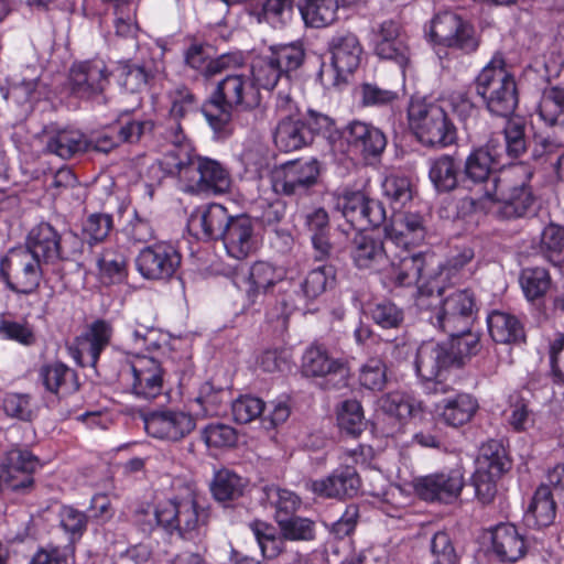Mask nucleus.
Returning <instances> with one entry per match:
<instances>
[{
  "label": "nucleus",
  "mask_w": 564,
  "mask_h": 564,
  "mask_svg": "<svg viewBox=\"0 0 564 564\" xmlns=\"http://www.w3.org/2000/svg\"><path fill=\"white\" fill-rule=\"evenodd\" d=\"M494 164L489 150L477 148L466 158L465 176L480 186L479 202L496 205L508 218L523 216L534 200L529 186L530 170L523 164H516L494 173Z\"/></svg>",
  "instance_id": "f257e3e1"
},
{
  "label": "nucleus",
  "mask_w": 564,
  "mask_h": 564,
  "mask_svg": "<svg viewBox=\"0 0 564 564\" xmlns=\"http://www.w3.org/2000/svg\"><path fill=\"white\" fill-rule=\"evenodd\" d=\"M352 257L359 268H372L376 263L386 260L387 263L379 269V274L382 283L388 288L419 284L424 279V271L435 262L433 256L424 253H405L388 259L382 243L362 234L355 237Z\"/></svg>",
  "instance_id": "f03ea898"
},
{
  "label": "nucleus",
  "mask_w": 564,
  "mask_h": 564,
  "mask_svg": "<svg viewBox=\"0 0 564 564\" xmlns=\"http://www.w3.org/2000/svg\"><path fill=\"white\" fill-rule=\"evenodd\" d=\"M475 90L492 115L508 117L513 113L518 89L501 53H496L476 76Z\"/></svg>",
  "instance_id": "7ed1b4c3"
},
{
  "label": "nucleus",
  "mask_w": 564,
  "mask_h": 564,
  "mask_svg": "<svg viewBox=\"0 0 564 564\" xmlns=\"http://www.w3.org/2000/svg\"><path fill=\"white\" fill-rule=\"evenodd\" d=\"M408 127L427 148H445L456 140V128L447 112L436 102L412 98L408 107Z\"/></svg>",
  "instance_id": "20e7f679"
},
{
  "label": "nucleus",
  "mask_w": 564,
  "mask_h": 564,
  "mask_svg": "<svg viewBox=\"0 0 564 564\" xmlns=\"http://www.w3.org/2000/svg\"><path fill=\"white\" fill-rule=\"evenodd\" d=\"M260 94L258 87L247 74L227 75L217 85L209 107H215L219 113L213 115L206 108L205 116L214 129H220L229 119V108L234 106L252 107L258 105Z\"/></svg>",
  "instance_id": "39448f33"
},
{
  "label": "nucleus",
  "mask_w": 564,
  "mask_h": 564,
  "mask_svg": "<svg viewBox=\"0 0 564 564\" xmlns=\"http://www.w3.org/2000/svg\"><path fill=\"white\" fill-rule=\"evenodd\" d=\"M438 294L443 299L438 305L434 306L430 317L431 323L448 334L468 329L477 313L474 293L468 289L446 293V284H444L443 293Z\"/></svg>",
  "instance_id": "423d86ee"
},
{
  "label": "nucleus",
  "mask_w": 564,
  "mask_h": 564,
  "mask_svg": "<svg viewBox=\"0 0 564 564\" xmlns=\"http://www.w3.org/2000/svg\"><path fill=\"white\" fill-rule=\"evenodd\" d=\"M510 467L505 447L490 441L480 448L476 459V470L473 475V486L477 499L482 505H489L497 495V479Z\"/></svg>",
  "instance_id": "0eeeda50"
},
{
  "label": "nucleus",
  "mask_w": 564,
  "mask_h": 564,
  "mask_svg": "<svg viewBox=\"0 0 564 564\" xmlns=\"http://www.w3.org/2000/svg\"><path fill=\"white\" fill-rule=\"evenodd\" d=\"M122 373L137 398L153 400L163 391L165 370L153 356H130L122 368Z\"/></svg>",
  "instance_id": "6e6552de"
},
{
  "label": "nucleus",
  "mask_w": 564,
  "mask_h": 564,
  "mask_svg": "<svg viewBox=\"0 0 564 564\" xmlns=\"http://www.w3.org/2000/svg\"><path fill=\"white\" fill-rule=\"evenodd\" d=\"M41 262L30 250L14 248L1 260L0 273L11 290L29 294L40 285Z\"/></svg>",
  "instance_id": "1a4fd4ad"
},
{
  "label": "nucleus",
  "mask_w": 564,
  "mask_h": 564,
  "mask_svg": "<svg viewBox=\"0 0 564 564\" xmlns=\"http://www.w3.org/2000/svg\"><path fill=\"white\" fill-rule=\"evenodd\" d=\"M334 198L336 209L358 230L377 227L386 219L382 204L370 199L364 191L343 188L334 194Z\"/></svg>",
  "instance_id": "9d476101"
},
{
  "label": "nucleus",
  "mask_w": 564,
  "mask_h": 564,
  "mask_svg": "<svg viewBox=\"0 0 564 564\" xmlns=\"http://www.w3.org/2000/svg\"><path fill=\"white\" fill-rule=\"evenodd\" d=\"M231 184L227 167L214 159L197 154L189 176L186 175L184 192L218 196L229 193Z\"/></svg>",
  "instance_id": "9b49d317"
},
{
  "label": "nucleus",
  "mask_w": 564,
  "mask_h": 564,
  "mask_svg": "<svg viewBox=\"0 0 564 564\" xmlns=\"http://www.w3.org/2000/svg\"><path fill=\"white\" fill-rule=\"evenodd\" d=\"M147 433L154 438L178 442L191 434L196 426L194 416L183 410L161 409L143 417Z\"/></svg>",
  "instance_id": "f8f14e48"
},
{
  "label": "nucleus",
  "mask_w": 564,
  "mask_h": 564,
  "mask_svg": "<svg viewBox=\"0 0 564 564\" xmlns=\"http://www.w3.org/2000/svg\"><path fill=\"white\" fill-rule=\"evenodd\" d=\"M181 259V253L172 243L160 241L139 252L137 269L145 279L165 280L176 272Z\"/></svg>",
  "instance_id": "ddd939ff"
},
{
  "label": "nucleus",
  "mask_w": 564,
  "mask_h": 564,
  "mask_svg": "<svg viewBox=\"0 0 564 564\" xmlns=\"http://www.w3.org/2000/svg\"><path fill=\"white\" fill-rule=\"evenodd\" d=\"M318 175L317 160L291 161L274 167L271 173L272 187L278 194H296L314 185Z\"/></svg>",
  "instance_id": "4468645a"
},
{
  "label": "nucleus",
  "mask_w": 564,
  "mask_h": 564,
  "mask_svg": "<svg viewBox=\"0 0 564 564\" xmlns=\"http://www.w3.org/2000/svg\"><path fill=\"white\" fill-rule=\"evenodd\" d=\"M68 83L72 94L90 99L109 84V70L102 59L75 63L69 70Z\"/></svg>",
  "instance_id": "2eb2a0df"
},
{
  "label": "nucleus",
  "mask_w": 564,
  "mask_h": 564,
  "mask_svg": "<svg viewBox=\"0 0 564 564\" xmlns=\"http://www.w3.org/2000/svg\"><path fill=\"white\" fill-rule=\"evenodd\" d=\"M221 239L227 254L237 260L248 258L259 246L254 224L246 215L231 217L223 230Z\"/></svg>",
  "instance_id": "dca6fc26"
},
{
  "label": "nucleus",
  "mask_w": 564,
  "mask_h": 564,
  "mask_svg": "<svg viewBox=\"0 0 564 564\" xmlns=\"http://www.w3.org/2000/svg\"><path fill=\"white\" fill-rule=\"evenodd\" d=\"M464 475L459 469L416 478L413 482L415 492L424 500L452 502L464 488Z\"/></svg>",
  "instance_id": "f3484780"
},
{
  "label": "nucleus",
  "mask_w": 564,
  "mask_h": 564,
  "mask_svg": "<svg viewBox=\"0 0 564 564\" xmlns=\"http://www.w3.org/2000/svg\"><path fill=\"white\" fill-rule=\"evenodd\" d=\"M373 51L381 59L394 61L404 72L410 61V48L401 32V26L387 20L373 31Z\"/></svg>",
  "instance_id": "a211bd4d"
},
{
  "label": "nucleus",
  "mask_w": 564,
  "mask_h": 564,
  "mask_svg": "<svg viewBox=\"0 0 564 564\" xmlns=\"http://www.w3.org/2000/svg\"><path fill=\"white\" fill-rule=\"evenodd\" d=\"M329 52L332 66L336 72L333 84L337 85L359 67L364 47L356 34L347 32L333 36L329 42Z\"/></svg>",
  "instance_id": "6ab92c4d"
},
{
  "label": "nucleus",
  "mask_w": 564,
  "mask_h": 564,
  "mask_svg": "<svg viewBox=\"0 0 564 564\" xmlns=\"http://www.w3.org/2000/svg\"><path fill=\"white\" fill-rule=\"evenodd\" d=\"M386 238L397 247L408 249L421 245L426 236L423 217L412 212H395L384 227Z\"/></svg>",
  "instance_id": "aec40b11"
},
{
  "label": "nucleus",
  "mask_w": 564,
  "mask_h": 564,
  "mask_svg": "<svg viewBox=\"0 0 564 564\" xmlns=\"http://www.w3.org/2000/svg\"><path fill=\"white\" fill-rule=\"evenodd\" d=\"M67 238L59 234L47 223H41L33 227L26 239L25 250H30L42 262L50 263L69 256L65 248Z\"/></svg>",
  "instance_id": "412c9836"
},
{
  "label": "nucleus",
  "mask_w": 564,
  "mask_h": 564,
  "mask_svg": "<svg viewBox=\"0 0 564 564\" xmlns=\"http://www.w3.org/2000/svg\"><path fill=\"white\" fill-rule=\"evenodd\" d=\"M490 547L502 562H517L527 553L525 536L512 523H499L490 529Z\"/></svg>",
  "instance_id": "4be33fe9"
},
{
  "label": "nucleus",
  "mask_w": 564,
  "mask_h": 564,
  "mask_svg": "<svg viewBox=\"0 0 564 564\" xmlns=\"http://www.w3.org/2000/svg\"><path fill=\"white\" fill-rule=\"evenodd\" d=\"M227 209L220 204H209L194 210L187 223L189 232L198 239L208 240L221 237L227 221L230 220Z\"/></svg>",
  "instance_id": "5701e85b"
},
{
  "label": "nucleus",
  "mask_w": 564,
  "mask_h": 564,
  "mask_svg": "<svg viewBox=\"0 0 564 564\" xmlns=\"http://www.w3.org/2000/svg\"><path fill=\"white\" fill-rule=\"evenodd\" d=\"M359 485L357 474L352 469L346 468L325 478L310 480L305 484V487L318 498L340 499L356 495Z\"/></svg>",
  "instance_id": "b1692460"
},
{
  "label": "nucleus",
  "mask_w": 564,
  "mask_h": 564,
  "mask_svg": "<svg viewBox=\"0 0 564 564\" xmlns=\"http://www.w3.org/2000/svg\"><path fill=\"white\" fill-rule=\"evenodd\" d=\"M380 411L400 430L411 419L423 412V403L413 394L404 391H391L379 399Z\"/></svg>",
  "instance_id": "393cba45"
},
{
  "label": "nucleus",
  "mask_w": 564,
  "mask_h": 564,
  "mask_svg": "<svg viewBox=\"0 0 564 564\" xmlns=\"http://www.w3.org/2000/svg\"><path fill=\"white\" fill-rule=\"evenodd\" d=\"M196 156L192 143L184 135L176 134L170 149L159 160V164L166 174L178 176L184 187L186 175L189 176Z\"/></svg>",
  "instance_id": "a878e982"
},
{
  "label": "nucleus",
  "mask_w": 564,
  "mask_h": 564,
  "mask_svg": "<svg viewBox=\"0 0 564 564\" xmlns=\"http://www.w3.org/2000/svg\"><path fill=\"white\" fill-rule=\"evenodd\" d=\"M478 410V400L465 392L443 399L436 408L442 422L452 427H459L469 423Z\"/></svg>",
  "instance_id": "bb28decb"
},
{
  "label": "nucleus",
  "mask_w": 564,
  "mask_h": 564,
  "mask_svg": "<svg viewBox=\"0 0 564 564\" xmlns=\"http://www.w3.org/2000/svg\"><path fill=\"white\" fill-rule=\"evenodd\" d=\"M414 365L417 376L426 381L438 378L453 366L448 348L434 341L423 343L419 347Z\"/></svg>",
  "instance_id": "cd10ccee"
},
{
  "label": "nucleus",
  "mask_w": 564,
  "mask_h": 564,
  "mask_svg": "<svg viewBox=\"0 0 564 564\" xmlns=\"http://www.w3.org/2000/svg\"><path fill=\"white\" fill-rule=\"evenodd\" d=\"M348 142L366 160L379 156L387 145L386 135L380 129L361 121L349 124Z\"/></svg>",
  "instance_id": "c85d7f7f"
},
{
  "label": "nucleus",
  "mask_w": 564,
  "mask_h": 564,
  "mask_svg": "<svg viewBox=\"0 0 564 564\" xmlns=\"http://www.w3.org/2000/svg\"><path fill=\"white\" fill-rule=\"evenodd\" d=\"M273 140L283 152L296 151L312 141V128H306L303 117L279 120Z\"/></svg>",
  "instance_id": "c756f323"
},
{
  "label": "nucleus",
  "mask_w": 564,
  "mask_h": 564,
  "mask_svg": "<svg viewBox=\"0 0 564 564\" xmlns=\"http://www.w3.org/2000/svg\"><path fill=\"white\" fill-rule=\"evenodd\" d=\"M284 278L285 272L282 268L267 261H257L250 267L243 288L248 296L254 299L271 291Z\"/></svg>",
  "instance_id": "7c9ffc66"
},
{
  "label": "nucleus",
  "mask_w": 564,
  "mask_h": 564,
  "mask_svg": "<svg viewBox=\"0 0 564 564\" xmlns=\"http://www.w3.org/2000/svg\"><path fill=\"white\" fill-rule=\"evenodd\" d=\"M304 225L311 235L313 248L316 258H328L333 251V245L329 241V216L324 208H315L304 216Z\"/></svg>",
  "instance_id": "2f4dec72"
},
{
  "label": "nucleus",
  "mask_w": 564,
  "mask_h": 564,
  "mask_svg": "<svg viewBox=\"0 0 564 564\" xmlns=\"http://www.w3.org/2000/svg\"><path fill=\"white\" fill-rule=\"evenodd\" d=\"M206 524V512L199 509L193 494L180 499L175 529L186 539H194Z\"/></svg>",
  "instance_id": "473e14b6"
},
{
  "label": "nucleus",
  "mask_w": 564,
  "mask_h": 564,
  "mask_svg": "<svg viewBox=\"0 0 564 564\" xmlns=\"http://www.w3.org/2000/svg\"><path fill=\"white\" fill-rule=\"evenodd\" d=\"M90 143L85 135L72 129L51 130L46 133V150L62 159L89 150Z\"/></svg>",
  "instance_id": "72a5a7b5"
},
{
  "label": "nucleus",
  "mask_w": 564,
  "mask_h": 564,
  "mask_svg": "<svg viewBox=\"0 0 564 564\" xmlns=\"http://www.w3.org/2000/svg\"><path fill=\"white\" fill-rule=\"evenodd\" d=\"M491 338L500 344H513L524 339V330L519 318L508 312L494 311L487 317Z\"/></svg>",
  "instance_id": "f704fd0d"
},
{
  "label": "nucleus",
  "mask_w": 564,
  "mask_h": 564,
  "mask_svg": "<svg viewBox=\"0 0 564 564\" xmlns=\"http://www.w3.org/2000/svg\"><path fill=\"white\" fill-rule=\"evenodd\" d=\"M40 378L45 389L56 394H68L78 389L75 372L66 365L55 361L40 369Z\"/></svg>",
  "instance_id": "c9c22d12"
},
{
  "label": "nucleus",
  "mask_w": 564,
  "mask_h": 564,
  "mask_svg": "<svg viewBox=\"0 0 564 564\" xmlns=\"http://www.w3.org/2000/svg\"><path fill=\"white\" fill-rule=\"evenodd\" d=\"M302 372L306 377H325L335 373L344 377L346 367L341 360L330 358L322 347L312 346L303 355Z\"/></svg>",
  "instance_id": "e433bc0d"
},
{
  "label": "nucleus",
  "mask_w": 564,
  "mask_h": 564,
  "mask_svg": "<svg viewBox=\"0 0 564 564\" xmlns=\"http://www.w3.org/2000/svg\"><path fill=\"white\" fill-rule=\"evenodd\" d=\"M555 513L556 507L550 488L547 486L539 487L528 508L527 522L536 528H544L553 523Z\"/></svg>",
  "instance_id": "4c0bfd02"
},
{
  "label": "nucleus",
  "mask_w": 564,
  "mask_h": 564,
  "mask_svg": "<svg viewBox=\"0 0 564 564\" xmlns=\"http://www.w3.org/2000/svg\"><path fill=\"white\" fill-rule=\"evenodd\" d=\"M459 166L447 154L441 155L431 162L429 177L440 193H448L458 185Z\"/></svg>",
  "instance_id": "58836bf2"
},
{
  "label": "nucleus",
  "mask_w": 564,
  "mask_h": 564,
  "mask_svg": "<svg viewBox=\"0 0 564 564\" xmlns=\"http://www.w3.org/2000/svg\"><path fill=\"white\" fill-rule=\"evenodd\" d=\"M474 252L471 249H464L457 256L448 260L445 265H437L438 272L429 280L422 283V286L431 284V291L436 290L443 293L444 284H455L460 281L462 274L459 271L471 261Z\"/></svg>",
  "instance_id": "ea45409f"
},
{
  "label": "nucleus",
  "mask_w": 564,
  "mask_h": 564,
  "mask_svg": "<svg viewBox=\"0 0 564 564\" xmlns=\"http://www.w3.org/2000/svg\"><path fill=\"white\" fill-rule=\"evenodd\" d=\"M99 279L104 284L119 283L127 275V256L122 248H107L98 259Z\"/></svg>",
  "instance_id": "a19ab883"
},
{
  "label": "nucleus",
  "mask_w": 564,
  "mask_h": 564,
  "mask_svg": "<svg viewBox=\"0 0 564 564\" xmlns=\"http://www.w3.org/2000/svg\"><path fill=\"white\" fill-rule=\"evenodd\" d=\"M338 8L337 0H305L300 11L307 25L323 28L336 20Z\"/></svg>",
  "instance_id": "79ce46f5"
},
{
  "label": "nucleus",
  "mask_w": 564,
  "mask_h": 564,
  "mask_svg": "<svg viewBox=\"0 0 564 564\" xmlns=\"http://www.w3.org/2000/svg\"><path fill=\"white\" fill-rule=\"evenodd\" d=\"M112 335L111 325L102 319L94 322L80 340V355H87L91 365L98 360L100 351L109 344Z\"/></svg>",
  "instance_id": "37998d69"
},
{
  "label": "nucleus",
  "mask_w": 564,
  "mask_h": 564,
  "mask_svg": "<svg viewBox=\"0 0 564 564\" xmlns=\"http://www.w3.org/2000/svg\"><path fill=\"white\" fill-rule=\"evenodd\" d=\"M279 530L286 541L308 542L316 536L315 522L305 517L288 516L275 517Z\"/></svg>",
  "instance_id": "c03bdc74"
},
{
  "label": "nucleus",
  "mask_w": 564,
  "mask_h": 564,
  "mask_svg": "<svg viewBox=\"0 0 564 564\" xmlns=\"http://www.w3.org/2000/svg\"><path fill=\"white\" fill-rule=\"evenodd\" d=\"M449 335L451 339L444 346L448 348L452 365L459 366L480 350V337L477 333L464 329Z\"/></svg>",
  "instance_id": "a18cd8bd"
},
{
  "label": "nucleus",
  "mask_w": 564,
  "mask_h": 564,
  "mask_svg": "<svg viewBox=\"0 0 564 564\" xmlns=\"http://www.w3.org/2000/svg\"><path fill=\"white\" fill-rule=\"evenodd\" d=\"M247 487V480L228 469H221L214 476L212 492L218 501L240 498Z\"/></svg>",
  "instance_id": "49530a36"
},
{
  "label": "nucleus",
  "mask_w": 564,
  "mask_h": 564,
  "mask_svg": "<svg viewBox=\"0 0 564 564\" xmlns=\"http://www.w3.org/2000/svg\"><path fill=\"white\" fill-rule=\"evenodd\" d=\"M457 18L458 14L452 11H442L436 13L426 26L425 35L437 52L445 47Z\"/></svg>",
  "instance_id": "de8ad7c7"
},
{
  "label": "nucleus",
  "mask_w": 564,
  "mask_h": 564,
  "mask_svg": "<svg viewBox=\"0 0 564 564\" xmlns=\"http://www.w3.org/2000/svg\"><path fill=\"white\" fill-rule=\"evenodd\" d=\"M336 272L332 265H321L311 270L301 288L308 300H314L335 285Z\"/></svg>",
  "instance_id": "09e8293b"
},
{
  "label": "nucleus",
  "mask_w": 564,
  "mask_h": 564,
  "mask_svg": "<svg viewBox=\"0 0 564 564\" xmlns=\"http://www.w3.org/2000/svg\"><path fill=\"white\" fill-rule=\"evenodd\" d=\"M539 113L550 126L564 122V87H551L543 91Z\"/></svg>",
  "instance_id": "8fccbe9b"
},
{
  "label": "nucleus",
  "mask_w": 564,
  "mask_h": 564,
  "mask_svg": "<svg viewBox=\"0 0 564 564\" xmlns=\"http://www.w3.org/2000/svg\"><path fill=\"white\" fill-rule=\"evenodd\" d=\"M540 249L554 265L564 264V227L550 224L541 235Z\"/></svg>",
  "instance_id": "3c124183"
},
{
  "label": "nucleus",
  "mask_w": 564,
  "mask_h": 564,
  "mask_svg": "<svg viewBox=\"0 0 564 564\" xmlns=\"http://www.w3.org/2000/svg\"><path fill=\"white\" fill-rule=\"evenodd\" d=\"M39 74L36 69L26 68L21 78L15 79L9 87L6 98L17 105L24 106L37 98Z\"/></svg>",
  "instance_id": "603ef678"
},
{
  "label": "nucleus",
  "mask_w": 564,
  "mask_h": 564,
  "mask_svg": "<svg viewBox=\"0 0 564 564\" xmlns=\"http://www.w3.org/2000/svg\"><path fill=\"white\" fill-rule=\"evenodd\" d=\"M520 284L524 296L534 301L546 294L551 288V276L545 269L527 268L521 272Z\"/></svg>",
  "instance_id": "864d4df0"
},
{
  "label": "nucleus",
  "mask_w": 564,
  "mask_h": 564,
  "mask_svg": "<svg viewBox=\"0 0 564 564\" xmlns=\"http://www.w3.org/2000/svg\"><path fill=\"white\" fill-rule=\"evenodd\" d=\"M263 494L267 503L275 510L274 518L278 516L288 517L295 512L301 505V499L297 495L278 486L264 487Z\"/></svg>",
  "instance_id": "5fc2aeb1"
},
{
  "label": "nucleus",
  "mask_w": 564,
  "mask_h": 564,
  "mask_svg": "<svg viewBox=\"0 0 564 564\" xmlns=\"http://www.w3.org/2000/svg\"><path fill=\"white\" fill-rule=\"evenodd\" d=\"M293 0H264L258 12V21L273 28L284 26L292 20Z\"/></svg>",
  "instance_id": "6e6d98bb"
},
{
  "label": "nucleus",
  "mask_w": 564,
  "mask_h": 564,
  "mask_svg": "<svg viewBox=\"0 0 564 564\" xmlns=\"http://www.w3.org/2000/svg\"><path fill=\"white\" fill-rule=\"evenodd\" d=\"M444 48L460 51L466 54L475 52L479 46V39L475 28L458 15L456 25Z\"/></svg>",
  "instance_id": "4d7b16f0"
},
{
  "label": "nucleus",
  "mask_w": 564,
  "mask_h": 564,
  "mask_svg": "<svg viewBox=\"0 0 564 564\" xmlns=\"http://www.w3.org/2000/svg\"><path fill=\"white\" fill-rule=\"evenodd\" d=\"M268 55L284 74L301 66L304 59V50L295 43L281 44L271 46Z\"/></svg>",
  "instance_id": "13d9d810"
},
{
  "label": "nucleus",
  "mask_w": 564,
  "mask_h": 564,
  "mask_svg": "<svg viewBox=\"0 0 564 564\" xmlns=\"http://www.w3.org/2000/svg\"><path fill=\"white\" fill-rule=\"evenodd\" d=\"M358 380L361 387L380 391L387 383V367L380 358H369L359 369Z\"/></svg>",
  "instance_id": "bf43d9fd"
},
{
  "label": "nucleus",
  "mask_w": 564,
  "mask_h": 564,
  "mask_svg": "<svg viewBox=\"0 0 564 564\" xmlns=\"http://www.w3.org/2000/svg\"><path fill=\"white\" fill-rule=\"evenodd\" d=\"M250 74L251 80L258 89H272L283 75L281 68L272 62L268 54L253 62Z\"/></svg>",
  "instance_id": "052dcab7"
},
{
  "label": "nucleus",
  "mask_w": 564,
  "mask_h": 564,
  "mask_svg": "<svg viewBox=\"0 0 564 564\" xmlns=\"http://www.w3.org/2000/svg\"><path fill=\"white\" fill-rule=\"evenodd\" d=\"M337 420L340 429L352 435L360 434L366 426L364 410L357 400L343 402Z\"/></svg>",
  "instance_id": "680f3d73"
},
{
  "label": "nucleus",
  "mask_w": 564,
  "mask_h": 564,
  "mask_svg": "<svg viewBox=\"0 0 564 564\" xmlns=\"http://www.w3.org/2000/svg\"><path fill=\"white\" fill-rule=\"evenodd\" d=\"M265 409V403L253 395H241L231 404L234 420L237 423L246 424L260 417Z\"/></svg>",
  "instance_id": "e2e57ef3"
},
{
  "label": "nucleus",
  "mask_w": 564,
  "mask_h": 564,
  "mask_svg": "<svg viewBox=\"0 0 564 564\" xmlns=\"http://www.w3.org/2000/svg\"><path fill=\"white\" fill-rule=\"evenodd\" d=\"M117 72L120 85L129 93L141 91L148 84L149 74L142 66L120 62Z\"/></svg>",
  "instance_id": "0e129e2a"
},
{
  "label": "nucleus",
  "mask_w": 564,
  "mask_h": 564,
  "mask_svg": "<svg viewBox=\"0 0 564 564\" xmlns=\"http://www.w3.org/2000/svg\"><path fill=\"white\" fill-rule=\"evenodd\" d=\"M383 195L394 206H403L412 199L410 181L404 176L389 175L382 182Z\"/></svg>",
  "instance_id": "69168bd1"
},
{
  "label": "nucleus",
  "mask_w": 564,
  "mask_h": 564,
  "mask_svg": "<svg viewBox=\"0 0 564 564\" xmlns=\"http://www.w3.org/2000/svg\"><path fill=\"white\" fill-rule=\"evenodd\" d=\"M33 485V476L0 466V492L26 494L32 490Z\"/></svg>",
  "instance_id": "338daca9"
},
{
  "label": "nucleus",
  "mask_w": 564,
  "mask_h": 564,
  "mask_svg": "<svg viewBox=\"0 0 564 564\" xmlns=\"http://www.w3.org/2000/svg\"><path fill=\"white\" fill-rule=\"evenodd\" d=\"M0 336L22 345H31L35 341L33 327L24 321L0 319Z\"/></svg>",
  "instance_id": "774afa93"
}]
</instances>
